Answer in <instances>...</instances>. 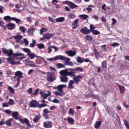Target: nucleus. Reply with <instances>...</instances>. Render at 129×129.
Wrapping results in <instances>:
<instances>
[{
  "mask_svg": "<svg viewBox=\"0 0 129 129\" xmlns=\"http://www.w3.org/2000/svg\"><path fill=\"white\" fill-rule=\"evenodd\" d=\"M69 71V70L68 69H66L59 72V74L61 76L60 78V82H63V83H66L68 82V77L67 76L73 77V80H71L69 82L68 89H74V86L73 85L74 83L79 84V83L81 82V79H82L83 77L80 75L76 76L75 72Z\"/></svg>",
  "mask_w": 129,
  "mask_h": 129,
  "instance_id": "1",
  "label": "nucleus"
},
{
  "mask_svg": "<svg viewBox=\"0 0 129 129\" xmlns=\"http://www.w3.org/2000/svg\"><path fill=\"white\" fill-rule=\"evenodd\" d=\"M57 60H63L65 61L66 65H67L68 66H71V67H73V62L70 61V58H68L67 57H65L63 55H57L54 57L48 58L47 60L50 61V62H52V61H57Z\"/></svg>",
  "mask_w": 129,
  "mask_h": 129,
  "instance_id": "2",
  "label": "nucleus"
},
{
  "mask_svg": "<svg viewBox=\"0 0 129 129\" xmlns=\"http://www.w3.org/2000/svg\"><path fill=\"white\" fill-rule=\"evenodd\" d=\"M12 116L13 117V118H15V119L18 120L21 122V123H22V124H25L26 123V125L28 127H33L32 126V125L30 124V121H29V119L28 118H25L24 119H22V118L19 117V112L17 111H15L12 113Z\"/></svg>",
  "mask_w": 129,
  "mask_h": 129,
  "instance_id": "3",
  "label": "nucleus"
},
{
  "mask_svg": "<svg viewBox=\"0 0 129 129\" xmlns=\"http://www.w3.org/2000/svg\"><path fill=\"white\" fill-rule=\"evenodd\" d=\"M2 51L4 54L7 55L9 57L13 56L14 58H17L18 57H21V56H24V54L22 53H14V51H13V49H7L3 48H2Z\"/></svg>",
  "mask_w": 129,
  "mask_h": 129,
  "instance_id": "4",
  "label": "nucleus"
},
{
  "mask_svg": "<svg viewBox=\"0 0 129 129\" xmlns=\"http://www.w3.org/2000/svg\"><path fill=\"white\" fill-rule=\"evenodd\" d=\"M67 87V86L65 84H61L58 85L57 87H54V89H57L58 91H55L54 94L56 96H63L64 94H65V93L64 92V91L63 90V88H66Z\"/></svg>",
  "mask_w": 129,
  "mask_h": 129,
  "instance_id": "5",
  "label": "nucleus"
},
{
  "mask_svg": "<svg viewBox=\"0 0 129 129\" xmlns=\"http://www.w3.org/2000/svg\"><path fill=\"white\" fill-rule=\"evenodd\" d=\"M56 75L55 73L53 72L48 73L47 76L46 77V80L47 81H49L50 82H53V81H55L56 80Z\"/></svg>",
  "mask_w": 129,
  "mask_h": 129,
  "instance_id": "6",
  "label": "nucleus"
},
{
  "mask_svg": "<svg viewBox=\"0 0 129 129\" xmlns=\"http://www.w3.org/2000/svg\"><path fill=\"white\" fill-rule=\"evenodd\" d=\"M52 36H54V34L52 33H46L44 34L42 36V38H40V41H45V40H49L52 38Z\"/></svg>",
  "mask_w": 129,
  "mask_h": 129,
  "instance_id": "7",
  "label": "nucleus"
},
{
  "mask_svg": "<svg viewBox=\"0 0 129 129\" xmlns=\"http://www.w3.org/2000/svg\"><path fill=\"white\" fill-rule=\"evenodd\" d=\"M18 77L17 79V84H19L21 78H23V73L20 71L15 73V77Z\"/></svg>",
  "mask_w": 129,
  "mask_h": 129,
  "instance_id": "8",
  "label": "nucleus"
},
{
  "mask_svg": "<svg viewBox=\"0 0 129 129\" xmlns=\"http://www.w3.org/2000/svg\"><path fill=\"white\" fill-rule=\"evenodd\" d=\"M48 94L45 93V92L41 91L39 93V94L41 95V97H43V99H47L49 96H51V91H48Z\"/></svg>",
  "mask_w": 129,
  "mask_h": 129,
  "instance_id": "9",
  "label": "nucleus"
},
{
  "mask_svg": "<svg viewBox=\"0 0 129 129\" xmlns=\"http://www.w3.org/2000/svg\"><path fill=\"white\" fill-rule=\"evenodd\" d=\"M64 4H65V5H68L71 9H76L77 8H78L77 5L70 1H65Z\"/></svg>",
  "mask_w": 129,
  "mask_h": 129,
  "instance_id": "10",
  "label": "nucleus"
},
{
  "mask_svg": "<svg viewBox=\"0 0 129 129\" xmlns=\"http://www.w3.org/2000/svg\"><path fill=\"white\" fill-rule=\"evenodd\" d=\"M30 107H39V102L35 100H31L29 103Z\"/></svg>",
  "mask_w": 129,
  "mask_h": 129,
  "instance_id": "11",
  "label": "nucleus"
},
{
  "mask_svg": "<svg viewBox=\"0 0 129 129\" xmlns=\"http://www.w3.org/2000/svg\"><path fill=\"white\" fill-rule=\"evenodd\" d=\"M43 126L45 128H51L53 126V124L51 121H47L43 122Z\"/></svg>",
  "mask_w": 129,
  "mask_h": 129,
  "instance_id": "12",
  "label": "nucleus"
},
{
  "mask_svg": "<svg viewBox=\"0 0 129 129\" xmlns=\"http://www.w3.org/2000/svg\"><path fill=\"white\" fill-rule=\"evenodd\" d=\"M79 23V19H77L75 20L72 23L73 29L75 30V29H77L79 27V25L78 24Z\"/></svg>",
  "mask_w": 129,
  "mask_h": 129,
  "instance_id": "13",
  "label": "nucleus"
},
{
  "mask_svg": "<svg viewBox=\"0 0 129 129\" xmlns=\"http://www.w3.org/2000/svg\"><path fill=\"white\" fill-rule=\"evenodd\" d=\"M6 28L10 31H12L16 29V24L15 23H9L6 25Z\"/></svg>",
  "mask_w": 129,
  "mask_h": 129,
  "instance_id": "14",
  "label": "nucleus"
},
{
  "mask_svg": "<svg viewBox=\"0 0 129 129\" xmlns=\"http://www.w3.org/2000/svg\"><path fill=\"white\" fill-rule=\"evenodd\" d=\"M80 32H81L82 34H84V35H88V34L90 33V30L87 29V27H85L84 28H81Z\"/></svg>",
  "mask_w": 129,
  "mask_h": 129,
  "instance_id": "15",
  "label": "nucleus"
},
{
  "mask_svg": "<svg viewBox=\"0 0 129 129\" xmlns=\"http://www.w3.org/2000/svg\"><path fill=\"white\" fill-rule=\"evenodd\" d=\"M94 54H95L96 59H99V58H102L101 55H100L99 52L97 51V49L95 47L94 48Z\"/></svg>",
  "mask_w": 129,
  "mask_h": 129,
  "instance_id": "16",
  "label": "nucleus"
},
{
  "mask_svg": "<svg viewBox=\"0 0 129 129\" xmlns=\"http://www.w3.org/2000/svg\"><path fill=\"white\" fill-rule=\"evenodd\" d=\"M68 70L69 71H72L73 72H74L73 71H79L80 72H83L84 69H83L82 68L77 67L75 69H68Z\"/></svg>",
  "mask_w": 129,
  "mask_h": 129,
  "instance_id": "17",
  "label": "nucleus"
},
{
  "mask_svg": "<svg viewBox=\"0 0 129 129\" xmlns=\"http://www.w3.org/2000/svg\"><path fill=\"white\" fill-rule=\"evenodd\" d=\"M7 61H8V63H10L11 65H15V59L14 57L10 56L6 58Z\"/></svg>",
  "mask_w": 129,
  "mask_h": 129,
  "instance_id": "18",
  "label": "nucleus"
},
{
  "mask_svg": "<svg viewBox=\"0 0 129 129\" xmlns=\"http://www.w3.org/2000/svg\"><path fill=\"white\" fill-rule=\"evenodd\" d=\"M66 53L70 57H73V56H75L76 55V52L73 51V50H70L68 51H66Z\"/></svg>",
  "mask_w": 129,
  "mask_h": 129,
  "instance_id": "19",
  "label": "nucleus"
},
{
  "mask_svg": "<svg viewBox=\"0 0 129 129\" xmlns=\"http://www.w3.org/2000/svg\"><path fill=\"white\" fill-rule=\"evenodd\" d=\"M34 29L33 27H31L30 28L28 29L27 31V34L29 36H33L34 35Z\"/></svg>",
  "mask_w": 129,
  "mask_h": 129,
  "instance_id": "20",
  "label": "nucleus"
},
{
  "mask_svg": "<svg viewBox=\"0 0 129 129\" xmlns=\"http://www.w3.org/2000/svg\"><path fill=\"white\" fill-rule=\"evenodd\" d=\"M117 86L119 88L120 93H124V91H125V89L124 86H122L118 83H116Z\"/></svg>",
  "mask_w": 129,
  "mask_h": 129,
  "instance_id": "21",
  "label": "nucleus"
},
{
  "mask_svg": "<svg viewBox=\"0 0 129 129\" xmlns=\"http://www.w3.org/2000/svg\"><path fill=\"white\" fill-rule=\"evenodd\" d=\"M40 118H41V115L38 114L33 118V122L35 123H38L39 122V120H40Z\"/></svg>",
  "mask_w": 129,
  "mask_h": 129,
  "instance_id": "22",
  "label": "nucleus"
},
{
  "mask_svg": "<svg viewBox=\"0 0 129 129\" xmlns=\"http://www.w3.org/2000/svg\"><path fill=\"white\" fill-rule=\"evenodd\" d=\"M101 125V121H96L94 126L95 128L98 129L99 127H100V126Z\"/></svg>",
  "mask_w": 129,
  "mask_h": 129,
  "instance_id": "23",
  "label": "nucleus"
},
{
  "mask_svg": "<svg viewBox=\"0 0 129 129\" xmlns=\"http://www.w3.org/2000/svg\"><path fill=\"white\" fill-rule=\"evenodd\" d=\"M14 120V119L13 118H10L9 119H8L6 122H5V124L7 125V126H11L12 125V121Z\"/></svg>",
  "mask_w": 129,
  "mask_h": 129,
  "instance_id": "24",
  "label": "nucleus"
},
{
  "mask_svg": "<svg viewBox=\"0 0 129 129\" xmlns=\"http://www.w3.org/2000/svg\"><path fill=\"white\" fill-rule=\"evenodd\" d=\"M27 55L29 56V58L31 59H35V57H36L37 58H39L40 56H38L35 54V53H30L27 54Z\"/></svg>",
  "mask_w": 129,
  "mask_h": 129,
  "instance_id": "25",
  "label": "nucleus"
},
{
  "mask_svg": "<svg viewBox=\"0 0 129 129\" xmlns=\"http://www.w3.org/2000/svg\"><path fill=\"white\" fill-rule=\"evenodd\" d=\"M4 20L6 22H10V21H13V17H11L10 16H5L4 17Z\"/></svg>",
  "mask_w": 129,
  "mask_h": 129,
  "instance_id": "26",
  "label": "nucleus"
},
{
  "mask_svg": "<svg viewBox=\"0 0 129 129\" xmlns=\"http://www.w3.org/2000/svg\"><path fill=\"white\" fill-rule=\"evenodd\" d=\"M67 120L69 123L73 125L74 124V119L71 117H67Z\"/></svg>",
  "mask_w": 129,
  "mask_h": 129,
  "instance_id": "27",
  "label": "nucleus"
},
{
  "mask_svg": "<svg viewBox=\"0 0 129 129\" xmlns=\"http://www.w3.org/2000/svg\"><path fill=\"white\" fill-rule=\"evenodd\" d=\"M13 38H14L15 40H22L23 39V36L20 34H17L13 36Z\"/></svg>",
  "mask_w": 129,
  "mask_h": 129,
  "instance_id": "28",
  "label": "nucleus"
},
{
  "mask_svg": "<svg viewBox=\"0 0 129 129\" xmlns=\"http://www.w3.org/2000/svg\"><path fill=\"white\" fill-rule=\"evenodd\" d=\"M79 18H80V19H81L82 20H85L88 18V15H87L86 14L80 15Z\"/></svg>",
  "mask_w": 129,
  "mask_h": 129,
  "instance_id": "29",
  "label": "nucleus"
},
{
  "mask_svg": "<svg viewBox=\"0 0 129 129\" xmlns=\"http://www.w3.org/2000/svg\"><path fill=\"white\" fill-rule=\"evenodd\" d=\"M69 114H70L72 116H74V114L75 113V111L73 108H70L69 112H68Z\"/></svg>",
  "mask_w": 129,
  "mask_h": 129,
  "instance_id": "30",
  "label": "nucleus"
},
{
  "mask_svg": "<svg viewBox=\"0 0 129 129\" xmlns=\"http://www.w3.org/2000/svg\"><path fill=\"white\" fill-rule=\"evenodd\" d=\"M56 22H57V23H62V22H64V21H65V18L64 17H59L58 18H56L55 19Z\"/></svg>",
  "mask_w": 129,
  "mask_h": 129,
  "instance_id": "31",
  "label": "nucleus"
},
{
  "mask_svg": "<svg viewBox=\"0 0 129 129\" xmlns=\"http://www.w3.org/2000/svg\"><path fill=\"white\" fill-rule=\"evenodd\" d=\"M85 40L86 41H92V40H93V38L90 35H86L85 37Z\"/></svg>",
  "mask_w": 129,
  "mask_h": 129,
  "instance_id": "32",
  "label": "nucleus"
},
{
  "mask_svg": "<svg viewBox=\"0 0 129 129\" xmlns=\"http://www.w3.org/2000/svg\"><path fill=\"white\" fill-rule=\"evenodd\" d=\"M77 61L78 63H83V62H84V58H81L80 56H78L77 58Z\"/></svg>",
  "mask_w": 129,
  "mask_h": 129,
  "instance_id": "33",
  "label": "nucleus"
},
{
  "mask_svg": "<svg viewBox=\"0 0 129 129\" xmlns=\"http://www.w3.org/2000/svg\"><path fill=\"white\" fill-rule=\"evenodd\" d=\"M8 90H9V92H10V93H12V94H14V93H15V89L11 86H8Z\"/></svg>",
  "mask_w": 129,
  "mask_h": 129,
  "instance_id": "34",
  "label": "nucleus"
},
{
  "mask_svg": "<svg viewBox=\"0 0 129 129\" xmlns=\"http://www.w3.org/2000/svg\"><path fill=\"white\" fill-rule=\"evenodd\" d=\"M12 21H14L16 24H19V23H21V20L16 17H13Z\"/></svg>",
  "mask_w": 129,
  "mask_h": 129,
  "instance_id": "35",
  "label": "nucleus"
},
{
  "mask_svg": "<svg viewBox=\"0 0 129 129\" xmlns=\"http://www.w3.org/2000/svg\"><path fill=\"white\" fill-rule=\"evenodd\" d=\"M102 67L104 69H106V67L107 66V62H106V61H104L103 62H102Z\"/></svg>",
  "mask_w": 129,
  "mask_h": 129,
  "instance_id": "36",
  "label": "nucleus"
},
{
  "mask_svg": "<svg viewBox=\"0 0 129 129\" xmlns=\"http://www.w3.org/2000/svg\"><path fill=\"white\" fill-rule=\"evenodd\" d=\"M37 47L38 49H44L45 45L43 43H39L37 44Z\"/></svg>",
  "mask_w": 129,
  "mask_h": 129,
  "instance_id": "37",
  "label": "nucleus"
},
{
  "mask_svg": "<svg viewBox=\"0 0 129 129\" xmlns=\"http://www.w3.org/2000/svg\"><path fill=\"white\" fill-rule=\"evenodd\" d=\"M19 30L22 32V33H25L26 32V30H27V28H26L24 26H20L19 27Z\"/></svg>",
  "mask_w": 129,
  "mask_h": 129,
  "instance_id": "38",
  "label": "nucleus"
},
{
  "mask_svg": "<svg viewBox=\"0 0 129 129\" xmlns=\"http://www.w3.org/2000/svg\"><path fill=\"white\" fill-rule=\"evenodd\" d=\"M124 123L125 124V126L126 128V129H129V123L127 121V120L126 119H124Z\"/></svg>",
  "mask_w": 129,
  "mask_h": 129,
  "instance_id": "39",
  "label": "nucleus"
},
{
  "mask_svg": "<svg viewBox=\"0 0 129 129\" xmlns=\"http://www.w3.org/2000/svg\"><path fill=\"white\" fill-rule=\"evenodd\" d=\"M56 65L57 68H58V69H59L60 68H64V65L61 63H58Z\"/></svg>",
  "mask_w": 129,
  "mask_h": 129,
  "instance_id": "40",
  "label": "nucleus"
},
{
  "mask_svg": "<svg viewBox=\"0 0 129 129\" xmlns=\"http://www.w3.org/2000/svg\"><path fill=\"white\" fill-rule=\"evenodd\" d=\"M91 33H92L93 35H100V32L96 30L92 31Z\"/></svg>",
  "mask_w": 129,
  "mask_h": 129,
  "instance_id": "41",
  "label": "nucleus"
},
{
  "mask_svg": "<svg viewBox=\"0 0 129 129\" xmlns=\"http://www.w3.org/2000/svg\"><path fill=\"white\" fill-rule=\"evenodd\" d=\"M35 45H36V40H33L32 41V43L30 44L29 47H30V48H34Z\"/></svg>",
  "mask_w": 129,
  "mask_h": 129,
  "instance_id": "42",
  "label": "nucleus"
},
{
  "mask_svg": "<svg viewBox=\"0 0 129 129\" xmlns=\"http://www.w3.org/2000/svg\"><path fill=\"white\" fill-rule=\"evenodd\" d=\"M46 31H47V29H46L45 28H41L40 30V35H43V34H44V32H46Z\"/></svg>",
  "mask_w": 129,
  "mask_h": 129,
  "instance_id": "43",
  "label": "nucleus"
},
{
  "mask_svg": "<svg viewBox=\"0 0 129 129\" xmlns=\"http://www.w3.org/2000/svg\"><path fill=\"white\" fill-rule=\"evenodd\" d=\"M95 29V27H94V26H93V25L91 24L90 25V32H92V31H94Z\"/></svg>",
  "mask_w": 129,
  "mask_h": 129,
  "instance_id": "44",
  "label": "nucleus"
},
{
  "mask_svg": "<svg viewBox=\"0 0 129 129\" xmlns=\"http://www.w3.org/2000/svg\"><path fill=\"white\" fill-rule=\"evenodd\" d=\"M23 51L25 52V53H27V54H30L31 53V51L29 48H23Z\"/></svg>",
  "mask_w": 129,
  "mask_h": 129,
  "instance_id": "45",
  "label": "nucleus"
},
{
  "mask_svg": "<svg viewBox=\"0 0 129 129\" xmlns=\"http://www.w3.org/2000/svg\"><path fill=\"white\" fill-rule=\"evenodd\" d=\"M39 89H36L35 90L34 92L32 93L33 95H38V93H39Z\"/></svg>",
  "mask_w": 129,
  "mask_h": 129,
  "instance_id": "46",
  "label": "nucleus"
},
{
  "mask_svg": "<svg viewBox=\"0 0 129 129\" xmlns=\"http://www.w3.org/2000/svg\"><path fill=\"white\" fill-rule=\"evenodd\" d=\"M89 7H92V5H89V7L86 8V10L88 11L89 13H90V12H92V8H90Z\"/></svg>",
  "mask_w": 129,
  "mask_h": 129,
  "instance_id": "47",
  "label": "nucleus"
},
{
  "mask_svg": "<svg viewBox=\"0 0 129 129\" xmlns=\"http://www.w3.org/2000/svg\"><path fill=\"white\" fill-rule=\"evenodd\" d=\"M48 105L45 104V103H43L41 104H39L38 105V108H42V107H45L46 106H47Z\"/></svg>",
  "mask_w": 129,
  "mask_h": 129,
  "instance_id": "48",
  "label": "nucleus"
},
{
  "mask_svg": "<svg viewBox=\"0 0 129 129\" xmlns=\"http://www.w3.org/2000/svg\"><path fill=\"white\" fill-rule=\"evenodd\" d=\"M8 103L10 105H13V104L15 103V102L14 101V100L12 99H9V101L8 102Z\"/></svg>",
  "mask_w": 129,
  "mask_h": 129,
  "instance_id": "49",
  "label": "nucleus"
},
{
  "mask_svg": "<svg viewBox=\"0 0 129 129\" xmlns=\"http://www.w3.org/2000/svg\"><path fill=\"white\" fill-rule=\"evenodd\" d=\"M27 93L28 94H33V88H30L27 90Z\"/></svg>",
  "mask_w": 129,
  "mask_h": 129,
  "instance_id": "50",
  "label": "nucleus"
},
{
  "mask_svg": "<svg viewBox=\"0 0 129 129\" xmlns=\"http://www.w3.org/2000/svg\"><path fill=\"white\" fill-rule=\"evenodd\" d=\"M43 114H48V113H50V111L48 110V109H44L43 110Z\"/></svg>",
  "mask_w": 129,
  "mask_h": 129,
  "instance_id": "51",
  "label": "nucleus"
},
{
  "mask_svg": "<svg viewBox=\"0 0 129 129\" xmlns=\"http://www.w3.org/2000/svg\"><path fill=\"white\" fill-rule=\"evenodd\" d=\"M69 18L70 19H74L75 18V15L74 14H70L68 16Z\"/></svg>",
  "mask_w": 129,
  "mask_h": 129,
  "instance_id": "52",
  "label": "nucleus"
},
{
  "mask_svg": "<svg viewBox=\"0 0 129 129\" xmlns=\"http://www.w3.org/2000/svg\"><path fill=\"white\" fill-rule=\"evenodd\" d=\"M52 48H53V46H50L48 47V53H49V54H50L52 52Z\"/></svg>",
  "mask_w": 129,
  "mask_h": 129,
  "instance_id": "53",
  "label": "nucleus"
},
{
  "mask_svg": "<svg viewBox=\"0 0 129 129\" xmlns=\"http://www.w3.org/2000/svg\"><path fill=\"white\" fill-rule=\"evenodd\" d=\"M112 47H117L118 46H119V44L116 43V42H114L113 44L111 45Z\"/></svg>",
  "mask_w": 129,
  "mask_h": 129,
  "instance_id": "54",
  "label": "nucleus"
},
{
  "mask_svg": "<svg viewBox=\"0 0 129 129\" xmlns=\"http://www.w3.org/2000/svg\"><path fill=\"white\" fill-rule=\"evenodd\" d=\"M57 3H58V1L57 0H52L51 2V4H53L55 6H57Z\"/></svg>",
  "mask_w": 129,
  "mask_h": 129,
  "instance_id": "55",
  "label": "nucleus"
},
{
  "mask_svg": "<svg viewBox=\"0 0 129 129\" xmlns=\"http://www.w3.org/2000/svg\"><path fill=\"white\" fill-rule=\"evenodd\" d=\"M43 117H44L45 119H49V116H48V114H43Z\"/></svg>",
  "mask_w": 129,
  "mask_h": 129,
  "instance_id": "56",
  "label": "nucleus"
},
{
  "mask_svg": "<svg viewBox=\"0 0 129 129\" xmlns=\"http://www.w3.org/2000/svg\"><path fill=\"white\" fill-rule=\"evenodd\" d=\"M2 106L3 107H9V103H4L3 105Z\"/></svg>",
  "mask_w": 129,
  "mask_h": 129,
  "instance_id": "57",
  "label": "nucleus"
},
{
  "mask_svg": "<svg viewBox=\"0 0 129 129\" xmlns=\"http://www.w3.org/2000/svg\"><path fill=\"white\" fill-rule=\"evenodd\" d=\"M5 112L7 114H11L12 113V111L10 110L9 109L6 110Z\"/></svg>",
  "mask_w": 129,
  "mask_h": 129,
  "instance_id": "58",
  "label": "nucleus"
},
{
  "mask_svg": "<svg viewBox=\"0 0 129 129\" xmlns=\"http://www.w3.org/2000/svg\"><path fill=\"white\" fill-rule=\"evenodd\" d=\"M4 25H5V22L0 20V27H4Z\"/></svg>",
  "mask_w": 129,
  "mask_h": 129,
  "instance_id": "59",
  "label": "nucleus"
},
{
  "mask_svg": "<svg viewBox=\"0 0 129 129\" xmlns=\"http://www.w3.org/2000/svg\"><path fill=\"white\" fill-rule=\"evenodd\" d=\"M4 7L0 6V14H4Z\"/></svg>",
  "mask_w": 129,
  "mask_h": 129,
  "instance_id": "60",
  "label": "nucleus"
},
{
  "mask_svg": "<svg viewBox=\"0 0 129 129\" xmlns=\"http://www.w3.org/2000/svg\"><path fill=\"white\" fill-rule=\"evenodd\" d=\"M52 102H53V103H59V100L54 99L52 100Z\"/></svg>",
  "mask_w": 129,
  "mask_h": 129,
  "instance_id": "61",
  "label": "nucleus"
},
{
  "mask_svg": "<svg viewBox=\"0 0 129 129\" xmlns=\"http://www.w3.org/2000/svg\"><path fill=\"white\" fill-rule=\"evenodd\" d=\"M6 73L7 75H11V74L12 73V72L11 71V70H8L7 71Z\"/></svg>",
  "mask_w": 129,
  "mask_h": 129,
  "instance_id": "62",
  "label": "nucleus"
},
{
  "mask_svg": "<svg viewBox=\"0 0 129 129\" xmlns=\"http://www.w3.org/2000/svg\"><path fill=\"white\" fill-rule=\"evenodd\" d=\"M22 56H23L22 57H18V58H17V60H22L23 59L26 58V56H25V55H22Z\"/></svg>",
  "mask_w": 129,
  "mask_h": 129,
  "instance_id": "63",
  "label": "nucleus"
},
{
  "mask_svg": "<svg viewBox=\"0 0 129 129\" xmlns=\"http://www.w3.org/2000/svg\"><path fill=\"white\" fill-rule=\"evenodd\" d=\"M27 22H29V23H31V22H32V19H31V17H26Z\"/></svg>",
  "mask_w": 129,
  "mask_h": 129,
  "instance_id": "64",
  "label": "nucleus"
}]
</instances>
